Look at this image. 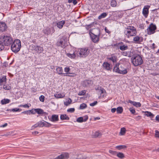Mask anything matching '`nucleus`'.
Instances as JSON below:
<instances>
[{"mask_svg": "<svg viewBox=\"0 0 159 159\" xmlns=\"http://www.w3.org/2000/svg\"><path fill=\"white\" fill-rule=\"evenodd\" d=\"M126 30L125 32L126 36L128 38L130 37L135 36L137 32L136 29L133 26H129L125 28Z\"/></svg>", "mask_w": 159, "mask_h": 159, "instance_id": "1", "label": "nucleus"}, {"mask_svg": "<svg viewBox=\"0 0 159 159\" xmlns=\"http://www.w3.org/2000/svg\"><path fill=\"white\" fill-rule=\"evenodd\" d=\"M90 53V50L88 48H79L76 51V55L81 57H85Z\"/></svg>", "mask_w": 159, "mask_h": 159, "instance_id": "2", "label": "nucleus"}, {"mask_svg": "<svg viewBox=\"0 0 159 159\" xmlns=\"http://www.w3.org/2000/svg\"><path fill=\"white\" fill-rule=\"evenodd\" d=\"M21 47V42L18 39H16L13 42L11 46L12 51L15 53L18 52L20 50Z\"/></svg>", "mask_w": 159, "mask_h": 159, "instance_id": "3", "label": "nucleus"}, {"mask_svg": "<svg viewBox=\"0 0 159 159\" xmlns=\"http://www.w3.org/2000/svg\"><path fill=\"white\" fill-rule=\"evenodd\" d=\"M143 63V60L142 57L138 55L134 57L132 59V63L135 66L141 65Z\"/></svg>", "mask_w": 159, "mask_h": 159, "instance_id": "4", "label": "nucleus"}, {"mask_svg": "<svg viewBox=\"0 0 159 159\" xmlns=\"http://www.w3.org/2000/svg\"><path fill=\"white\" fill-rule=\"evenodd\" d=\"M30 47L31 48V50L35 52L36 53H41L43 51V47L40 46L32 44Z\"/></svg>", "mask_w": 159, "mask_h": 159, "instance_id": "5", "label": "nucleus"}, {"mask_svg": "<svg viewBox=\"0 0 159 159\" xmlns=\"http://www.w3.org/2000/svg\"><path fill=\"white\" fill-rule=\"evenodd\" d=\"M3 41L2 44H3L5 46L10 45L13 41L12 38L10 36H4L2 39Z\"/></svg>", "mask_w": 159, "mask_h": 159, "instance_id": "6", "label": "nucleus"}, {"mask_svg": "<svg viewBox=\"0 0 159 159\" xmlns=\"http://www.w3.org/2000/svg\"><path fill=\"white\" fill-rule=\"evenodd\" d=\"M156 29V25L153 23H151L147 29V34L148 35L153 34L155 32Z\"/></svg>", "mask_w": 159, "mask_h": 159, "instance_id": "7", "label": "nucleus"}, {"mask_svg": "<svg viewBox=\"0 0 159 159\" xmlns=\"http://www.w3.org/2000/svg\"><path fill=\"white\" fill-rule=\"evenodd\" d=\"M119 63H117L115 64L113 69V71L120 74H125L126 72V70L123 71L120 70V69L119 67Z\"/></svg>", "mask_w": 159, "mask_h": 159, "instance_id": "8", "label": "nucleus"}, {"mask_svg": "<svg viewBox=\"0 0 159 159\" xmlns=\"http://www.w3.org/2000/svg\"><path fill=\"white\" fill-rule=\"evenodd\" d=\"M107 59L111 61L113 64L117 63V57L115 54H112L107 56Z\"/></svg>", "mask_w": 159, "mask_h": 159, "instance_id": "9", "label": "nucleus"}, {"mask_svg": "<svg viewBox=\"0 0 159 159\" xmlns=\"http://www.w3.org/2000/svg\"><path fill=\"white\" fill-rule=\"evenodd\" d=\"M150 7V6L149 5L145 6L143 10V14L145 18L148 17L149 13V9Z\"/></svg>", "mask_w": 159, "mask_h": 159, "instance_id": "10", "label": "nucleus"}, {"mask_svg": "<svg viewBox=\"0 0 159 159\" xmlns=\"http://www.w3.org/2000/svg\"><path fill=\"white\" fill-rule=\"evenodd\" d=\"M143 41V38L140 36H136L133 38V41L137 44L141 43Z\"/></svg>", "mask_w": 159, "mask_h": 159, "instance_id": "11", "label": "nucleus"}, {"mask_svg": "<svg viewBox=\"0 0 159 159\" xmlns=\"http://www.w3.org/2000/svg\"><path fill=\"white\" fill-rule=\"evenodd\" d=\"M95 89L97 91H98V92L100 94H104L102 96L103 97H104L105 96V94L106 93V91L105 90L101 87L98 85L95 87Z\"/></svg>", "mask_w": 159, "mask_h": 159, "instance_id": "12", "label": "nucleus"}, {"mask_svg": "<svg viewBox=\"0 0 159 159\" xmlns=\"http://www.w3.org/2000/svg\"><path fill=\"white\" fill-rule=\"evenodd\" d=\"M102 66L103 69H105L107 71H111L112 67L110 65V64L107 62H104L103 63Z\"/></svg>", "mask_w": 159, "mask_h": 159, "instance_id": "13", "label": "nucleus"}, {"mask_svg": "<svg viewBox=\"0 0 159 159\" xmlns=\"http://www.w3.org/2000/svg\"><path fill=\"white\" fill-rule=\"evenodd\" d=\"M69 157V154L67 152L63 153L56 157L55 159H67Z\"/></svg>", "mask_w": 159, "mask_h": 159, "instance_id": "14", "label": "nucleus"}, {"mask_svg": "<svg viewBox=\"0 0 159 159\" xmlns=\"http://www.w3.org/2000/svg\"><path fill=\"white\" fill-rule=\"evenodd\" d=\"M90 36L93 42L95 43H97L98 42L99 40V35H95L92 33V34Z\"/></svg>", "mask_w": 159, "mask_h": 159, "instance_id": "15", "label": "nucleus"}, {"mask_svg": "<svg viewBox=\"0 0 159 159\" xmlns=\"http://www.w3.org/2000/svg\"><path fill=\"white\" fill-rule=\"evenodd\" d=\"M7 28L6 23L3 22H0V32H3L6 30Z\"/></svg>", "mask_w": 159, "mask_h": 159, "instance_id": "16", "label": "nucleus"}, {"mask_svg": "<svg viewBox=\"0 0 159 159\" xmlns=\"http://www.w3.org/2000/svg\"><path fill=\"white\" fill-rule=\"evenodd\" d=\"M118 45H120L119 46L120 50L121 51H124L126 50L128 48V47L127 45L124 44L123 42H120L118 43Z\"/></svg>", "mask_w": 159, "mask_h": 159, "instance_id": "17", "label": "nucleus"}, {"mask_svg": "<svg viewBox=\"0 0 159 159\" xmlns=\"http://www.w3.org/2000/svg\"><path fill=\"white\" fill-rule=\"evenodd\" d=\"M88 119L87 116H85L83 117H79L77 120V121L79 122H82L86 121Z\"/></svg>", "mask_w": 159, "mask_h": 159, "instance_id": "18", "label": "nucleus"}, {"mask_svg": "<svg viewBox=\"0 0 159 159\" xmlns=\"http://www.w3.org/2000/svg\"><path fill=\"white\" fill-rule=\"evenodd\" d=\"M56 45L57 46H60L63 48H64L66 46V43L62 39H60V41H57Z\"/></svg>", "mask_w": 159, "mask_h": 159, "instance_id": "19", "label": "nucleus"}, {"mask_svg": "<svg viewBox=\"0 0 159 159\" xmlns=\"http://www.w3.org/2000/svg\"><path fill=\"white\" fill-rule=\"evenodd\" d=\"M49 120L52 122L57 121L59 120L58 116L57 115H52L51 118Z\"/></svg>", "mask_w": 159, "mask_h": 159, "instance_id": "20", "label": "nucleus"}, {"mask_svg": "<svg viewBox=\"0 0 159 159\" xmlns=\"http://www.w3.org/2000/svg\"><path fill=\"white\" fill-rule=\"evenodd\" d=\"M7 78L6 76L3 75L0 77V85H2L6 83Z\"/></svg>", "mask_w": 159, "mask_h": 159, "instance_id": "21", "label": "nucleus"}, {"mask_svg": "<svg viewBox=\"0 0 159 159\" xmlns=\"http://www.w3.org/2000/svg\"><path fill=\"white\" fill-rule=\"evenodd\" d=\"M91 80H85L83 81V85L85 87H88L91 84Z\"/></svg>", "mask_w": 159, "mask_h": 159, "instance_id": "22", "label": "nucleus"}, {"mask_svg": "<svg viewBox=\"0 0 159 159\" xmlns=\"http://www.w3.org/2000/svg\"><path fill=\"white\" fill-rule=\"evenodd\" d=\"M65 21L62 20L57 22V26L59 28L61 29L63 27V25L65 24Z\"/></svg>", "mask_w": 159, "mask_h": 159, "instance_id": "23", "label": "nucleus"}, {"mask_svg": "<svg viewBox=\"0 0 159 159\" xmlns=\"http://www.w3.org/2000/svg\"><path fill=\"white\" fill-rule=\"evenodd\" d=\"M57 73L58 75H63V70L62 68L61 67L58 66L57 67L56 70Z\"/></svg>", "mask_w": 159, "mask_h": 159, "instance_id": "24", "label": "nucleus"}, {"mask_svg": "<svg viewBox=\"0 0 159 159\" xmlns=\"http://www.w3.org/2000/svg\"><path fill=\"white\" fill-rule=\"evenodd\" d=\"M76 51H74L72 53H66V55L67 57L71 58H75L76 56Z\"/></svg>", "mask_w": 159, "mask_h": 159, "instance_id": "25", "label": "nucleus"}, {"mask_svg": "<svg viewBox=\"0 0 159 159\" xmlns=\"http://www.w3.org/2000/svg\"><path fill=\"white\" fill-rule=\"evenodd\" d=\"M36 113L39 115L43 114H47L46 112H44L43 109L40 108L36 109Z\"/></svg>", "mask_w": 159, "mask_h": 159, "instance_id": "26", "label": "nucleus"}, {"mask_svg": "<svg viewBox=\"0 0 159 159\" xmlns=\"http://www.w3.org/2000/svg\"><path fill=\"white\" fill-rule=\"evenodd\" d=\"M122 55L124 56L131 57L132 56L133 53L131 51L123 52L122 53Z\"/></svg>", "mask_w": 159, "mask_h": 159, "instance_id": "27", "label": "nucleus"}, {"mask_svg": "<svg viewBox=\"0 0 159 159\" xmlns=\"http://www.w3.org/2000/svg\"><path fill=\"white\" fill-rule=\"evenodd\" d=\"M126 129L124 127H123L121 128L120 131L119 133V134L120 135H125L126 133Z\"/></svg>", "mask_w": 159, "mask_h": 159, "instance_id": "28", "label": "nucleus"}, {"mask_svg": "<svg viewBox=\"0 0 159 159\" xmlns=\"http://www.w3.org/2000/svg\"><path fill=\"white\" fill-rule=\"evenodd\" d=\"M60 119L62 120H68L69 118L66 114H63L61 115Z\"/></svg>", "mask_w": 159, "mask_h": 159, "instance_id": "29", "label": "nucleus"}, {"mask_svg": "<svg viewBox=\"0 0 159 159\" xmlns=\"http://www.w3.org/2000/svg\"><path fill=\"white\" fill-rule=\"evenodd\" d=\"M43 33L46 34H49L51 33V30L49 28H47L43 30Z\"/></svg>", "mask_w": 159, "mask_h": 159, "instance_id": "30", "label": "nucleus"}, {"mask_svg": "<svg viewBox=\"0 0 159 159\" xmlns=\"http://www.w3.org/2000/svg\"><path fill=\"white\" fill-rule=\"evenodd\" d=\"M107 15V14L106 12H103L98 17L99 20H101L102 18H105Z\"/></svg>", "mask_w": 159, "mask_h": 159, "instance_id": "31", "label": "nucleus"}, {"mask_svg": "<svg viewBox=\"0 0 159 159\" xmlns=\"http://www.w3.org/2000/svg\"><path fill=\"white\" fill-rule=\"evenodd\" d=\"M10 101V100L8 99H4L1 100V103L2 104H5L9 103Z\"/></svg>", "mask_w": 159, "mask_h": 159, "instance_id": "32", "label": "nucleus"}, {"mask_svg": "<svg viewBox=\"0 0 159 159\" xmlns=\"http://www.w3.org/2000/svg\"><path fill=\"white\" fill-rule=\"evenodd\" d=\"M70 69L69 67H66L64 68V71L66 73L63 74V75L66 76L69 72Z\"/></svg>", "mask_w": 159, "mask_h": 159, "instance_id": "33", "label": "nucleus"}, {"mask_svg": "<svg viewBox=\"0 0 159 159\" xmlns=\"http://www.w3.org/2000/svg\"><path fill=\"white\" fill-rule=\"evenodd\" d=\"M55 97L57 98H63L65 96V94H61V93L60 94H56L54 95Z\"/></svg>", "mask_w": 159, "mask_h": 159, "instance_id": "34", "label": "nucleus"}, {"mask_svg": "<svg viewBox=\"0 0 159 159\" xmlns=\"http://www.w3.org/2000/svg\"><path fill=\"white\" fill-rule=\"evenodd\" d=\"M118 150H120L122 149H125L127 148V146L125 145H121L117 146L116 147Z\"/></svg>", "mask_w": 159, "mask_h": 159, "instance_id": "35", "label": "nucleus"}, {"mask_svg": "<svg viewBox=\"0 0 159 159\" xmlns=\"http://www.w3.org/2000/svg\"><path fill=\"white\" fill-rule=\"evenodd\" d=\"M116 110L118 114H121L123 112V109L122 107H118L116 109Z\"/></svg>", "mask_w": 159, "mask_h": 159, "instance_id": "36", "label": "nucleus"}, {"mask_svg": "<svg viewBox=\"0 0 159 159\" xmlns=\"http://www.w3.org/2000/svg\"><path fill=\"white\" fill-rule=\"evenodd\" d=\"M145 114L147 116L150 117L151 118H153L154 117V115L149 111H146Z\"/></svg>", "mask_w": 159, "mask_h": 159, "instance_id": "37", "label": "nucleus"}, {"mask_svg": "<svg viewBox=\"0 0 159 159\" xmlns=\"http://www.w3.org/2000/svg\"><path fill=\"white\" fill-rule=\"evenodd\" d=\"M72 100L70 98H69L67 101L64 102V104L65 105L67 106L69 104L71 103Z\"/></svg>", "mask_w": 159, "mask_h": 159, "instance_id": "38", "label": "nucleus"}, {"mask_svg": "<svg viewBox=\"0 0 159 159\" xmlns=\"http://www.w3.org/2000/svg\"><path fill=\"white\" fill-rule=\"evenodd\" d=\"M43 126L45 127H49L52 125L46 121H44V123L43 124Z\"/></svg>", "mask_w": 159, "mask_h": 159, "instance_id": "39", "label": "nucleus"}, {"mask_svg": "<svg viewBox=\"0 0 159 159\" xmlns=\"http://www.w3.org/2000/svg\"><path fill=\"white\" fill-rule=\"evenodd\" d=\"M116 156L118 157L121 159H122L124 157V154L122 152H119L117 153Z\"/></svg>", "mask_w": 159, "mask_h": 159, "instance_id": "40", "label": "nucleus"}, {"mask_svg": "<svg viewBox=\"0 0 159 159\" xmlns=\"http://www.w3.org/2000/svg\"><path fill=\"white\" fill-rule=\"evenodd\" d=\"M111 6L112 7H116L117 6V3L115 0H112L111 2Z\"/></svg>", "mask_w": 159, "mask_h": 159, "instance_id": "41", "label": "nucleus"}, {"mask_svg": "<svg viewBox=\"0 0 159 159\" xmlns=\"http://www.w3.org/2000/svg\"><path fill=\"white\" fill-rule=\"evenodd\" d=\"M87 107V105L84 103H83L80 104V109H83L86 108Z\"/></svg>", "mask_w": 159, "mask_h": 159, "instance_id": "42", "label": "nucleus"}, {"mask_svg": "<svg viewBox=\"0 0 159 159\" xmlns=\"http://www.w3.org/2000/svg\"><path fill=\"white\" fill-rule=\"evenodd\" d=\"M76 75V74L75 73L69 72L66 76L74 77Z\"/></svg>", "mask_w": 159, "mask_h": 159, "instance_id": "43", "label": "nucleus"}, {"mask_svg": "<svg viewBox=\"0 0 159 159\" xmlns=\"http://www.w3.org/2000/svg\"><path fill=\"white\" fill-rule=\"evenodd\" d=\"M101 134L99 131H97L95 132L93 135V136H94L95 138H96L98 137L99 136H101Z\"/></svg>", "mask_w": 159, "mask_h": 159, "instance_id": "44", "label": "nucleus"}, {"mask_svg": "<svg viewBox=\"0 0 159 159\" xmlns=\"http://www.w3.org/2000/svg\"><path fill=\"white\" fill-rule=\"evenodd\" d=\"M133 105L137 107H139L141 106V104L139 102H134V104H133Z\"/></svg>", "mask_w": 159, "mask_h": 159, "instance_id": "45", "label": "nucleus"}, {"mask_svg": "<svg viewBox=\"0 0 159 159\" xmlns=\"http://www.w3.org/2000/svg\"><path fill=\"white\" fill-rule=\"evenodd\" d=\"M31 106V104L30 103L26 104L25 105H20V107H23L25 108H29Z\"/></svg>", "mask_w": 159, "mask_h": 159, "instance_id": "46", "label": "nucleus"}, {"mask_svg": "<svg viewBox=\"0 0 159 159\" xmlns=\"http://www.w3.org/2000/svg\"><path fill=\"white\" fill-rule=\"evenodd\" d=\"M86 93V91L85 90L80 92L78 93V95L79 96L84 95Z\"/></svg>", "mask_w": 159, "mask_h": 159, "instance_id": "47", "label": "nucleus"}, {"mask_svg": "<svg viewBox=\"0 0 159 159\" xmlns=\"http://www.w3.org/2000/svg\"><path fill=\"white\" fill-rule=\"evenodd\" d=\"M109 152L114 155H116L117 153L116 152L111 150H110L109 151Z\"/></svg>", "mask_w": 159, "mask_h": 159, "instance_id": "48", "label": "nucleus"}, {"mask_svg": "<svg viewBox=\"0 0 159 159\" xmlns=\"http://www.w3.org/2000/svg\"><path fill=\"white\" fill-rule=\"evenodd\" d=\"M30 114H34L36 113V109H33L32 110H29Z\"/></svg>", "mask_w": 159, "mask_h": 159, "instance_id": "49", "label": "nucleus"}, {"mask_svg": "<svg viewBox=\"0 0 159 159\" xmlns=\"http://www.w3.org/2000/svg\"><path fill=\"white\" fill-rule=\"evenodd\" d=\"M43 123H44V121H41L38 123V125H37V126H39V127H43Z\"/></svg>", "mask_w": 159, "mask_h": 159, "instance_id": "50", "label": "nucleus"}, {"mask_svg": "<svg viewBox=\"0 0 159 159\" xmlns=\"http://www.w3.org/2000/svg\"><path fill=\"white\" fill-rule=\"evenodd\" d=\"M40 101L42 102H43L44 101V97L43 95H41L39 98Z\"/></svg>", "mask_w": 159, "mask_h": 159, "instance_id": "51", "label": "nucleus"}, {"mask_svg": "<svg viewBox=\"0 0 159 159\" xmlns=\"http://www.w3.org/2000/svg\"><path fill=\"white\" fill-rule=\"evenodd\" d=\"M75 109L74 108H70L67 110L68 112H73L75 111Z\"/></svg>", "mask_w": 159, "mask_h": 159, "instance_id": "52", "label": "nucleus"}, {"mask_svg": "<svg viewBox=\"0 0 159 159\" xmlns=\"http://www.w3.org/2000/svg\"><path fill=\"white\" fill-rule=\"evenodd\" d=\"M3 89L6 90H9L11 89V87L4 85L3 86Z\"/></svg>", "mask_w": 159, "mask_h": 159, "instance_id": "53", "label": "nucleus"}, {"mask_svg": "<svg viewBox=\"0 0 159 159\" xmlns=\"http://www.w3.org/2000/svg\"><path fill=\"white\" fill-rule=\"evenodd\" d=\"M129 110L132 114H134L135 112V110L132 107L130 108Z\"/></svg>", "mask_w": 159, "mask_h": 159, "instance_id": "54", "label": "nucleus"}, {"mask_svg": "<svg viewBox=\"0 0 159 159\" xmlns=\"http://www.w3.org/2000/svg\"><path fill=\"white\" fill-rule=\"evenodd\" d=\"M155 136L156 137L159 138V131L157 130L155 131Z\"/></svg>", "mask_w": 159, "mask_h": 159, "instance_id": "55", "label": "nucleus"}, {"mask_svg": "<svg viewBox=\"0 0 159 159\" xmlns=\"http://www.w3.org/2000/svg\"><path fill=\"white\" fill-rule=\"evenodd\" d=\"M98 102L97 101L94 102L93 103L90 104V105L91 106H94L96 105Z\"/></svg>", "mask_w": 159, "mask_h": 159, "instance_id": "56", "label": "nucleus"}, {"mask_svg": "<svg viewBox=\"0 0 159 159\" xmlns=\"http://www.w3.org/2000/svg\"><path fill=\"white\" fill-rule=\"evenodd\" d=\"M30 111L29 110L26 111H23L22 112V113H23L24 114H29L30 115Z\"/></svg>", "mask_w": 159, "mask_h": 159, "instance_id": "57", "label": "nucleus"}, {"mask_svg": "<svg viewBox=\"0 0 159 159\" xmlns=\"http://www.w3.org/2000/svg\"><path fill=\"white\" fill-rule=\"evenodd\" d=\"M105 30L106 33H108V34H110L111 32L109 31V30L106 27L105 28Z\"/></svg>", "mask_w": 159, "mask_h": 159, "instance_id": "58", "label": "nucleus"}, {"mask_svg": "<svg viewBox=\"0 0 159 159\" xmlns=\"http://www.w3.org/2000/svg\"><path fill=\"white\" fill-rule=\"evenodd\" d=\"M4 48V46L1 43H0V51L2 50Z\"/></svg>", "mask_w": 159, "mask_h": 159, "instance_id": "59", "label": "nucleus"}, {"mask_svg": "<svg viewBox=\"0 0 159 159\" xmlns=\"http://www.w3.org/2000/svg\"><path fill=\"white\" fill-rule=\"evenodd\" d=\"M139 27L141 29H143L144 28L143 25V24H140L139 25Z\"/></svg>", "mask_w": 159, "mask_h": 159, "instance_id": "60", "label": "nucleus"}, {"mask_svg": "<svg viewBox=\"0 0 159 159\" xmlns=\"http://www.w3.org/2000/svg\"><path fill=\"white\" fill-rule=\"evenodd\" d=\"M141 118V116H136L135 117L134 119L136 120H139Z\"/></svg>", "mask_w": 159, "mask_h": 159, "instance_id": "61", "label": "nucleus"}, {"mask_svg": "<svg viewBox=\"0 0 159 159\" xmlns=\"http://www.w3.org/2000/svg\"><path fill=\"white\" fill-rule=\"evenodd\" d=\"M11 110L13 111H18L19 110V109L16 108H15L12 109Z\"/></svg>", "mask_w": 159, "mask_h": 159, "instance_id": "62", "label": "nucleus"}, {"mask_svg": "<svg viewBox=\"0 0 159 159\" xmlns=\"http://www.w3.org/2000/svg\"><path fill=\"white\" fill-rule=\"evenodd\" d=\"M116 110V108H113L111 109V111L112 113H114Z\"/></svg>", "mask_w": 159, "mask_h": 159, "instance_id": "63", "label": "nucleus"}, {"mask_svg": "<svg viewBox=\"0 0 159 159\" xmlns=\"http://www.w3.org/2000/svg\"><path fill=\"white\" fill-rule=\"evenodd\" d=\"M72 3H73L74 5H75L77 3V1L76 0H73V1L72 2Z\"/></svg>", "mask_w": 159, "mask_h": 159, "instance_id": "64", "label": "nucleus"}]
</instances>
